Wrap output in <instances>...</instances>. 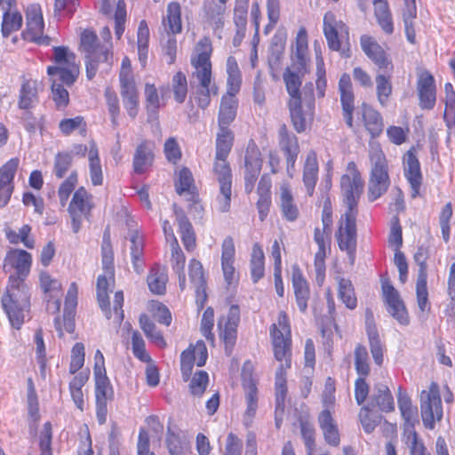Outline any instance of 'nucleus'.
Wrapping results in <instances>:
<instances>
[{"mask_svg": "<svg viewBox=\"0 0 455 455\" xmlns=\"http://www.w3.org/2000/svg\"><path fill=\"white\" fill-rule=\"evenodd\" d=\"M323 34L328 47L332 51H339V36H342L343 34L347 35L348 31L343 21L338 20L333 12H328L323 17Z\"/></svg>", "mask_w": 455, "mask_h": 455, "instance_id": "obj_20", "label": "nucleus"}, {"mask_svg": "<svg viewBox=\"0 0 455 455\" xmlns=\"http://www.w3.org/2000/svg\"><path fill=\"white\" fill-rule=\"evenodd\" d=\"M270 335L274 347L275 357L281 362L275 373L276 402L280 406L285 395L284 372L291 367V330L287 315L280 312L277 323L272 324Z\"/></svg>", "mask_w": 455, "mask_h": 455, "instance_id": "obj_2", "label": "nucleus"}, {"mask_svg": "<svg viewBox=\"0 0 455 455\" xmlns=\"http://www.w3.org/2000/svg\"><path fill=\"white\" fill-rule=\"evenodd\" d=\"M368 351L365 347L357 345L355 349V367L358 375L366 377L370 373Z\"/></svg>", "mask_w": 455, "mask_h": 455, "instance_id": "obj_58", "label": "nucleus"}, {"mask_svg": "<svg viewBox=\"0 0 455 455\" xmlns=\"http://www.w3.org/2000/svg\"><path fill=\"white\" fill-rule=\"evenodd\" d=\"M360 44L365 55L379 68V70L389 72L393 70V63L376 39L368 35H363Z\"/></svg>", "mask_w": 455, "mask_h": 455, "instance_id": "obj_14", "label": "nucleus"}, {"mask_svg": "<svg viewBox=\"0 0 455 455\" xmlns=\"http://www.w3.org/2000/svg\"><path fill=\"white\" fill-rule=\"evenodd\" d=\"M52 99L58 108H65L69 101L68 92L63 87L65 84L59 79V76H51Z\"/></svg>", "mask_w": 455, "mask_h": 455, "instance_id": "obj_57", "label": "nucleus"}, {"mask_svg": "<svg viewBox=\"0 0 455 455\" xmlns=\"http://www.w3.org/2000/svg\"><path fill=\"white\" fill-rule=\"evenodd\" d=\"M40 83L37 80L24 79L19 93L18 106L20 109H29L38 101Z\"/></svg>", "mask_w": 455, "mask_h": 455, "instance_id": "obj_29", "label": "nucleus"}, {"mask_svg": "<svg viewBox=\"0 0 455 455\" xmlns=\"http://www.w3.org/2000/svg\"><path fill=\"white\" fill-rule=\"evenodd\" d=\"M372 405H376L382 411H392L395 409V403L387 386L382 383L376 384L371 396Z\"/></svg>", "mask_w": 455, "mask_h": 455, "instance_id": "obj_36", "label": "nucleus"}, {"mask_svg": "<svg viewBox=\"0 0 455 455\" xmlns=\"http://www.w3.org/2000/svg\"><path fill=\"white\" fill-rule=\"evenodd\" d=\"M72 164V156L68 152H60L55 156L53 173L58 179L64 177Z\"/></svg>", "mask_w": 455, "mask_h": 455, "instance_id": "obj_64", "label": "nucleus"}, {"mask_svg": "<svg viewBox=\"0 0 455 455\" xmlns=\"http://www.w3.org/2000/svg\"><path fill=\"white\" fill-rule=\"evenodd\" d=\"M131 257L134 270L140 274L142 271L143 262V241L138 233L132 232L130 235Z\"/></svg>", "mask_w": 455, "mask_h": 455, "instance_id": "obj_51", "label": "nucleus"}, {"mask_svg": "<svg viewBox=\"0 0 455 455\" xmlns=\"http://www.w3.org/2000/svg\"><path fill=\"white\" fill-rule=\"evenodd\" d=\"M348 173L340 179V189L345 207L339 221L337 240L341 251H346L351 264L354 263L356 251V217L358 201L363 190V181L356 170L355 163L347 166Z\"/></svg>", "mask_w": 455, "mask_h": 455, "instance_id": "obj_1", "label": "nucleus"}, {"mask_svg": "<svg viewBox=\"0 0 455 455\" xmlns=\"http://www.w3.org/2000/svg\"><path fill=\"white\" fill-rule=\"evenodd\" d=\"M19 164V158L14 157L0 168V207L5 206L11 198L13 189L12 180Z\"/></svg>", "mask_w": 455, "mask_h": 455, "instance_id": "obj_23", "label": "nucleus"}, {"mask_svg": "<svg viewBox=\"0 0 455 455\" xmlns=\"http://www.w3.org/2000/svg\"><path fill=\"white\" fill-rule=\"evenodd\" d=\"M339 298L349 309H355L357 306V299L350 280L345 278L339 279Z\"/></svg>", "mask_w": 455, "mask_h": 455, "instance_id": "obj_53", "label": "nucleus"}, {"mask_svg": "<svg viewBox=\"0 0 455 455\" xmlns=\"http://www.w3.org/2000/svg\"><path fill=\"white\" fill-rule=\"evenodd\" d=\"M209 384V375L204 371H196L190 383L189 390L194 396L201 397Z\"/></svg>", "mask_w": 455, "mask_h": 455, "instance_id": "obj_59", "label": "nucleus"}, {"mask_svg": "<svg viewBox=\"0 0 455 455\" xmlns=\"http://www.w3.org/2000/svg\"><path fill=\"white\" fill-rule=\"evenodd\" d=\"M382 291L387 312L402 325H408L410 318L398 291L388 282L382 283Z\"/></svg>", "mask_w": 455, "mask_h": 455, "instance_id": "obj_15", "label": "nucleus"}, {"mask_svg": "<svg viewBox=\"0 0 455 455\" xmlns=\"http://www.w3.org/2000/svg\"><path fill=\"white\" fill-rule=\"evenodd\" d=\"M318 179V163L316 155L310 152L305 161L303 169V182L307 188V194L312 196Z\"/></svg>", "mask_w": 455, "mask_h": 455, "instance_id": "obj_35", "label": "nucleus"}, {"mask_svg": "<svg viewBox=\"0 0 455 455\" xmlns=\"http://www.w3.org/2000/svg\"><path fill=\"white\" fill-rule=\"evenodd\" d=\"M374 16L381 30L387 35L394 33V21L387 0H372Z\"/></svg>", "mask_w": 455, "mask_h": 455, "instance_id": "obj_32", "label": "nucleus"}, {"mask_svg": "<svg viewBox=\"0 0 455 455\" xmlns=\"http://www.w3.org/2000/svg\"><path fill=\"white\" fill-rule=\"evenodd\" d=\"M382 291L387 312L402 325H408L410 318L398 291L388 282L382 283Z\"/></svg>", "mask_w": 455, "mask_h": 455, "instance_id": "obj_16", "label": "nucleus"}, {"mask_svg": "<svg viewBox=\"0 0 455 455\" xmlns=\"http://www.w3.org/2000/svg\"><path fill=\"white\" fill-rule=\"evenodd\" d=\"M31 263L32 257L29 252L24 250L12 249L4 258V269L5 271L15 269V276L24 279L30 271Z\"/></svg>", "mask_w": 455, "mask_h": 455, "instance_id": "obj_21", "label": "nucleus"}, {"mask_svg": "<svg viewBox=\"0 0 455 455\" xmlns=\"http://www.w3.org/2000/svg\"><path fill=\"white\" fill-rule=\"evenodd\" d=\"M403 172L411 188V197L415 198L419 193L422 183L420 164L412 149L403 156Z\"/></svg>", "mask_w": 455, "mask_h": 455, "instance_id": "obj_22", "label": "nucleus"}, {"mask_svg": "<svg viewBox=\"0 0 455 455\" xmlns=\"http://www.w3.org/2000/svg\"><path fill=\"white\" fill-rule=\"evenodd\" d=\"M196 55L191 58L194 67L193 77H196L200 89L197 91L196 101L199 108H206L211 103V95L218 93V88L212 83L211 54L212 43L208 37H204L196 46Z\"/></svg>", "mask_w": 455, "mask_h": 455, "instance_id": "obj_3", "label": "nucleus"}, {"mask_svg": "<svg viewBox=\"0 0 455 455\" xmlns=\"http://www.w3.org/2000/svg\"><path fill=\"white\" fill-rule=\"evenodd\" d=\"M44 20L39 4H30L27 9L26 36L38 44H49L50 38L43 36Z\"/></svg>", "mask_w": 455, "mask_h": 455, "instance_id": "obj_18", "label": "nucleus"}, {"mask_svg": "<svg viewBox=\"0 0 455 455\" xmlns=\"http://www.w3.org/2000/svg\"><path fill=\"white\" fill-rule=\"evenodd\" d=\"M2 306L12 327L20 329L26 318H29L30 292L24 279L12 275Z\"/></svg>", "mask_w": 455, "mask_h": 455, "instance_id": "obj_5", "label": "nucleus"}, {"mask_svg": "<svg viewBox=\"0 0 455 455\" xmlns=\"http://www.w3.org/2000/svg\"><path fill=\"white\" fill-rule=\"evenodd\" d=\"M291 282L299 309L301 312H305L307 308L310 291L307 280L304 278L301 270L297 265L292 267Z\"/></svg>", "mask_w": 455, "mask_h": 455, "instance_id": "obj_25", "label": "nucleus"}, {"mask_svg": "<svg viewBox=\"0 0 455 455\" xmlns=\"http://www.w3.org/2000/svg\"><path fill=\"white\" fill-rule=\"evenodd\" d=\"M318 423L325 442L331 446H338L340 442L339 429L328 410H324L319 414Z\"/></svg>", "mask_w": 455, "mask_h": 455, "instance_id": "obj_30", "label": "nucleus"}, {"mask_svg": "<svg viewBox=\"0 0 455 455\" xmlns=\"http://www.w3.org/2000/svg\"><path fill=\"white\" fill-rule=\"evenodd\" d=\"M228 90L227 93L235 95L241 87V72L235 57L229 56L227 60Z\"/></svg>", "mask_w": 455, "mask_h": 455, "instance_id": "obj_41", "label": "nucleus"}, {"mask_svg": "<svg viewBox=\"0 0 455 455\" xmlns=\"http://www.w3.org/2000/svg\"><path fill=\"white\" fill-rule=\"evenodd\" d=\"M248 4L245 1L235 2L234 22L237 28V36H243L247 24Z\"/></svg>", "mask_w": 455, "mask_h": 455, "instance_id": "obj_61", "label": "nucleus"}, {"mask_svg": "<svg viewBox=\"0 0 455 455\" xmlns=\"http://www.w3.org/2000/svg\"><path fill=\"white\" fill-rule=\"evenodd\" d=\"M88 158L91 181L92 185L100 186L103 183V173L99 158L98 148L94 142L91 143Z\"/></svg>", "mask_w": 455, "mask_h": 455, "instance_id": "obj_42", "label": "nucleus"}, {"mask_svg": "<svg viewBox=\"0 0 455 455\" xmlns=\"http://www.w3.org/2000/svg\"><path fill=\"white\" fill-rule=\"evenodd\" d=\"M102 267L103 274L100 275L97 279V299L101 310L108 319L114 318L117 323H121L124 320V294L118 291L114 295L113 313L109 307L108 301V286L114 283V265L113 253L106 255V246L102 245Z\"/></svg>", "mask_w": 455, "mask_h": 455, "instance_id": "obj_6", "label": "nucleus"}, {"mask_svg": "<svg viewBox=\"0 0 455 455\" xmlns=\"http://www.w3.org/2000/svg\"><path fill=\"white\" fill-rule=\"evenodd\" d=\"M228 156H215L213 173L220 184V194L217 197L218 208L221 212H227L230 208L232 191V174Z\"/></svg>", "mask_w": 455, "mask_h": 455, "instance_id": "obj_10", "label": "nucleus"}, {"mask_svg": "<svg viewBox=\"0 0 455 455\" xmlns=\"http://www.w3.org/2000/svg\"><path fill=\"white\" fill-rule=\"evenodd\" d=\"M417 92L421 108H434L436 101V86L434 76L427 70H420L418 73Z\"/></svg>", "mask_w": 455, "mask_h": 455, "instance_id": "obj_19", "label": "nucleus"}, {"mask_svg": "<svg viewBox=\"0 0 455 455\" xmlns=\"http://www.w3.org/2000/svg\"><path fill=\"white\" fill-rule=\"evenodd\" d=\"M304 100L308 108V111L305 112L302 109L301 100L288 101V108L290 110V116L294 129L298 132H302L307 129V124L311 120L313 115V109L315 107V98L313 93V84L307 83L304 87Z\"/></svg>", "mask_w": 455, "mask_h": 455, "instance_id": "obj_11", "label": "nucleus"}, {"mask_svg": "<svg viewBox=\"0 0 455 455\" xmlns=\"http://www.w3.org/2000/svg\"><path fill=\"white\" fill-rule=\"evenodd\" d=\"M375 82L378 100L380 105L386 106L393 89L390 77L383 74H378L375 77Z\"/></svg>", "mask_w": 455, "mask_h": 455, "instance_id": "obj_55", "label": "nucleus"}, {"mask_svg": "<svg viewBox=\"0 0 455 455\" xmlns=\"http://www.w3.org/2000/svg\"><path fill=\"white\" fill-rule=\"evenodd\" d=\"M370 318H372V314L370 311L366 312V332L369 339L371 352L376 364L381 365L383 362V347L379 337V333L375 324Z\"/></svg>", "mask_w": 455, "mask_h": 455, "instance_id": "obj_33", "label": "nucleus"}, {"mask_svg": "<svg viewBox=\"0 0 455 455\" xmlns=\"http://www.w3.org/2000/svg\"><path fill=\"white\" fill-rule=\"evenodd\" d=\"M120 93L128 116L134 119L139 111V93L137 86L120 90Z\"/></svg>", "mask_w": 455, "mask_h": 455, "instance_id": "obj_50", "label": "nucleus"}, {"mask_svg": "<svg viewBox=\"0 0 455 455\" xmlns=\"http://www.w3.org/2000/svg\"><path fill=\"white\" fill-rule=\"evenodd\" d=\"M291 64L283 74L285 89L289 94V101L301 100L300 87L302 78L307 72L308 61L307 34L305 28H300L296 36V48L292 52Z\"/></svg>", "mask_w": 455, "mask_h": 455, "instance_id": "obj_4", "label": "nucleus"}, {"mask_svg": "<svg viewBox=\"0 0 455 455\" xmlns=\"http://www.w3.org/2000/svg\"><path fill=\"white\" fill-rule=\"evenodd\" d=\"M92 208V196L88 194L84 188H79L74 193L68 209L71 217V228L74 233H77L80 230L83 217L87 216Z\"/></svg>", "mask_w": 455, "mask_h": 455, "instance_id": "obj_12", "label": "nucleus"}, {"mask_svg": "<svg viewBox=\"0 0 455 455\" xmlns=\"http://www.w3.org/2000/svg\"><path fill=\"white\" fill-rule=\"evenodd\" d=\"M22 25V16L12 5L9 11L3 13L2 34L4 37L9 36L12 32L20 28Z\"/></svg>", "mask_w": 455, "mask_h": 455, "instance_id": "obj_44", "label": "nucleus"}, {"mask_svg": "<svg viewBox=\"0 0 455 455\" xmlns=\"http://www.w3.org/2000/svg\"><path fill=\"white\" fill-rule=\"evenodd\" d=\"M146 108L149 119H156L158 108L161 107V100L157 89L153 84L147 83L145 85Z\"/></svg>", "mask_w": 455, "mask_h": 455, "instance_id": "obj_49", "label": "nucleus"}, {"mask_svg": "<svg viewBox=\"0 0 455 455\" xmlns=\"http://www.w3.org/2000/svg\"><path fill=\"white\" fill-rule=\"evenodd\" d=\"M420 412L423 424L428 429H434L435 420L440 421L442 419V401L439 387L435 382H432L427 390L421 391Z\"/></svg>", "mask_w": 455, "mask_h": 455, "instance_id": "obj_9", "label": "nucleus"}, {"mask_svg": "<svg viewBox=\"0 0 455 455\" xmlns=\"http://www.w3.org/2000/svg\"><path fill=\"white\" fill-rule=\"evenodd\" d=\"M339 92L340 93L343 116L347 126L352 128L355 96L350 76L347 73L342 74L339 78Z\"/></svg>", "mask_w": 455, "mask_h": 455, "instance_id": "obj_24", "label": "nucleus"}, {"mask_svg": "<svg viewBox=\"0 0 455 455\" xmlns=\"http://www.w3.org/2000/svg\"><path fill=\"white\" fill-rule=\"evenodd\" d=\"M237 109V100L235 95L226 94L222 97L219 116L218 125L219 128H229L231 123L235 120Z\"/></svg>", "mask_w": 455, "mask_h": 455, "instance_id": "obj_31", "label": "nucleus"}, {"mask_svg": "<svg viewBox=\"0 0 455 455\" xmlns=\"http://www.w3.org/2000/svg\"><path fill=\"white\" fill-rule=\"evenodd\" d=\"M240 321V310L237 306H231L226 315H222L218 322L220 336L223 339L226 350L231 351L236 339V328Z\"/></svg>", "mask_w": 455, "mask_h": 455, "instance_id": "obj_17", "label": "nucleus"}, {"mask_svg": "<svg viewBox=\"0 0 455 455\" xmlns=\"http://www.w3.org/2000/svg\"><path fill=\"white\" fill-rule=\"evenodd\" d=\"M286 37L283 34H275L271 40L268 55V65L272 71H275L281 65L283 56Z\"/></svg>", "mask_w": 455, "mask_h": 455, "instance_id": "obj_39", "label": "nucleus"}, {"mask_svg": "<svg viewBox=\"0 0 455 455\" xmlns=\"http://www.w3.org/2000/svg\"><path fill=\"white\" fill-rule=\"evenodd\" d=\"M140 328L148 339H151L158 347H164L166 343L162 333L156 330V327L146 314H142L139 319Z\"/></svg>", "mask_w": 455, "mask_h": 455, "instance_id": "obj_52", "label": "nucleus"}, {"mask_svg": "<svg viewBox=\"0 0 455 455\" xmlns=\"http://www.w3.org/2000/svg\"><path fill=\"white\" fill-rule=\"evenodd\" d=\"M152 148L153 144L148 140L141 142L137 147L133 156V168L137 173L143 172L147 167L152 164Z\"/></svg>", "mask_w": 455, "mask_h": 455, "instance_id": "obj_37", "label": "nucleus"}, {"mask_svg": "<svg viewBox=\"0 0 455 455\" xmlns=\"http://www.w3.org/2000/svg\"><path fill=\"white\" fill-rule=\"evenodd\" d=\"M167 280V275L164 270L153 268L148 276V288L155 294H164L166 290Z\"/></svg>", "mask_w": 455, "mask_h": 455, "instance_id": "obj_54", "label": "nucleus"}, {"mask_svg": "<svg viewBox=\"0 0 455 455\" xmlns=\"http://www.w3.org/2000/svg\"><path fill=\"white\" fill-rule=\"evenodd\" d=\"M402 440L409 450V455H430L415 429L403 431Z\"/></svg>", "mask_w": 455, "mask_h": 455, "instance_id": "obj_45", "label": "nucleus"}, {"mask_svg": "<svg viewBox=\"0 0 455 455\" xmlns=\"http://www.w3.org/2000/svg\"><path fill=\"white\" fill-rule=\"evenodd\" d=\"M251 275L253 283H257L264 275V252L259 243H254L251 257Z\"/></svg>", "mask_w": 455, "mask_h": 455, "instance_id": "obj_47", "label": "nucleus"}, {"mask_svg": "<svg viewBox=\"0 0 455 455\" xmlns=\"http://www.w3.org/2000/svg\"><path fill=\"white\" fill-rule=\"evenodd\" d=\"M280 146L285 152L287 171L294 168V164L299 154V144L297 137L290 132L285 124L279 129Z\"/></svg>", "mask_w": 455, "mask_h": 455, "instance_id": "obj_26", "label": "nucleus"}, {"mask_svg": "<svg viewBox=\"0 0 455 455\" xmlns=\"http://www.w3.org/2000/svg\"><path fill=\"white\" fill-rule=\"evenodd\" d=\"M172 87L175 100L179 103H183L188 93V82L186 76L182 72H178L173 76Z\"/></svg>", "mask_w": 455, "mask_h": 455, "instance_id": "obj_60", "label": "nucleus"}, {"mask_svg": "<svg viewBox=\"0 0 455 455\" xmlns=\"http://www.w3.org/2000/svg\"><path fill=\"white\" fill-rule=\"evenodd\" d=\"M234 142V133L229 128H219L216 137V155L228 156Z\"/></svg>", "mask_w": 455, "mask_h": 455, "instance_id": "obj_48", "label": "nucleus"}, {"mask_svg": "<svg viewBox=\"0 0 455 455\" xmlns=\"http://www.w3.org/2000/svg\"><path fill=\"white\" fill-rule=\"evenodd\" d=\"M149 29L145 20H141L138 28V54L140 61L144 65L148 59Z\"/></svg>", "mask_w": 455, "mask_h": 455, "instance_id": "obj_56", "label": "nucleus"}, {"mask_svg": "<svg viewBox=\"0 0 455 455\" xmlns=\"http://www.w3.org/2000/svg\"><path fill=\"white\" fill-rule=\"evenodd\" d=\"M369 156L371 164V174H388L387 159L379 144L371 145Z\"/></svg>", "mask_w": 455, "mask_h": 455, "instance_id": "obj_43", "label": "nucleus"}, {"mask_svg": "<svg viewBox=\"0 0 455 455\" xmlns=\"http://www.w3.org/2000/svg\"><path fill=\"white\" fill-rule=\"evenodd\" d=\"M162 25L167 36L181 32V7L178 2H171L167 5L166 14L162 19Z\"/></svg>", "mask_w": 455, "mask_h": 455, "instance_id": "obj_28", "label": "nucleus"}, {"mask_svg": "<svg viewBox=\"0 0 455 455\" xmlns=\"http://www.w3.org/2000/svg\"><path fill=\"white\" fill-rule=\"evenodd\" d=\"M389 186L388 174L378 175L371 174L368 196L370 201H374L380 197L387 190Z\"/></svg>", "mask_w": 455, "mask_h": 455, "instance_id": "obj_46", "label": "nucleus"}, {"mask_svg": "<svg viewBox=\"0 0 455 455\" xmlns=\"http://www.w3.org/2000/svg\"><path fill=\"white\" fill-rule=\"evenodd\" d=\"M363 119L366 130L372 137L379 136L383 130L382 117L378 111L367 106L363 105Z\"/></svg>", "mask_w": 455, "mask_h": 455, "instance_id": "obj_40", "label": "nucleus"}, {"mask_svg": "<svg viewBox=\"0 0 455 455\" xmlns=\"http://www.w3.org/2000/svg\"><path fill=\"white\" fill-rule=\"evenodd\" d=\"M111 44H100L97 35L91 30H84L80 37V49L84 54L86 76L92 80L99 68L100 63H108L112 59Z\"/></svg>", "mask_w": 455, "mask_h": 455, "instance_id": "obj_7", "label": "nucleus"}, {"mask_svg": "<svg viewBox=\"0 0 455 455\" xmlns=\"http://www.w3.org/2000/svg\"><path fill=\"white\" fill-rule=\"evenodd\" d=\"M416 294L419 309L421 313L428 312L430 305L428 302V292L427 288V278L418 277L416 283Z\"/></svg>", "mask_w": 455, "mask_h": 455, "instance_id": "obj_62", "label": "nucleus"}, {"mask_svg": "<svg viewBox=\"0 0 455 455\" xmlns=\"http://www.w3.org/2000/svg\"><path fill=\"white\" fill-rule=\"evenodd\" d=\"M397 402L402 417L405 421L403 431L410 427L415 429L414 424L418 422V409L412 406L411 398L406 393L402 392L401 388H399Z\"/></svg>", "mask_w": 455, "mask_h": 455, "instance_id": "obj_34", "label": "nucleus"}, {"mask_svg": "<svg viewBox=\"0 0 455 455\" xmlns=\"http://www.w3.org/2000/svg\"><path fill=\"white\" fill-rule=\"evenodd\" d=\"M95 376L96 417L102 425L107 420L108 402L113 399L114 391L107 374L97 373Z\"/></svg>", "mask_w": 455, "mask_h": 455, "instance_id": "obj_13", "label": "nucleus"}, {"mask_svg": "<svg viewBox=\"0 0 455 455\" xmlns=\"http://www.w3.org/2000/svg\"><path fill=\"white\" fill-rule=\"evenodd\" d=\"M279 207L283 219L295 221L299 215V210L294 201L293 195L287 184H282L279 191Z\"/></svg>", "mask_w": 455, "mask_h": 455, "instance_id": "obj_27", "label": "nucleus"}, {"mask_svg": "<svg viewBox=\"0 0 455 455\" xmlns=\"http://www.w3.org/2000/svg\"><path fill=\"white\" fill-rule=\"evenodd\" d=\"M53 52L54 61L57 65L48 67L47 73L50 76H59V79L65 85L70 86L79 74L78 66L76 64V55L65 46L54 47Z\"/></svg>", "mask_w": 455, "mask_h": 455, "instance_id": "obj_8", "label": "nucleus"}, {"mask_svg": "<svg viewBox=\"0 0 455 455\" xmlns=\"http://www.w3.org/2000/svg\"><path fill=\"white\" fill-rule=\"evenodd\" d=\"M175 215L185 248L188 251L194 250L196 247V237L191 223L181 210H175Z\"/></svg>", "mask_w": 455, "mask_h": 455, "instance_id": "obj_38", "label": "nucleus"}, {"mask_svg": "<svg viewBox=\"0 0 455 455\" xmlns=\"http://www.w3.org/2000/svg\"><path fill=\"white\" fill-rule=\"evenodd\" d=\"M189 277L197 293L204 291V270L201 262L192 259L189 263Z\"/></svg>", "mask_w": 455, "mask_h": 455, "instance_id": "obj_63", "label": "nucleus"}]
</instances>
